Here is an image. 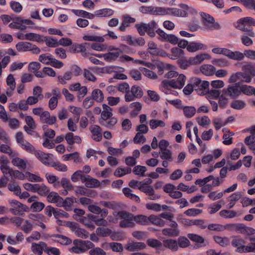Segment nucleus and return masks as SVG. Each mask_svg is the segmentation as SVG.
Returning <instances> with one entry per match:
<instances>
[{
    "label": "nucleus",
    "instance_id": "obj_1",
    "mask_svg": "<svg viewBox=\"0 0 255 255\" xmlns=\"http://www.w3.org/2000/svg\"><path fill=\"white\" fill-rule=\"evenodd\" d=\"M183 51L181 49L176 48V62L178 63L180 68L182 69H186L191 65H196L200 64L206 59H209L210 56L206 53H202L187 59L185 58H180L179 57L183 54Z\"/></svg>",
    "mask_w": 255,
    "mask_h": 255
},
{
    "label": "nucleus",
    "instance_id": "obj_2",
    "mask_svg": "<svg viewBox=\"0 0 255 255\" xmlns=\"http://www.w3.org/2000/svg\"><path fill=\"white\" fill-rule=\"evenodd\" d=\"M8 202L11 206L9 211L13 215L23 216L25 215L24 212H28L29 211V208L27 206L17 200H9Z\"/></svg>",
    "mask_w": 255,
    "mask_h": 255
},
{
    "label": "nucleus",
    "instance_id": "obj_3",
    "mask_svg": "<svg viewBox=\"0 0 255 255\" xmlns=\"http://www.w3.org/2000/svg\"><path fill=\"white\" fill-rule=\"evenodd\" d=\"M119 217L122 219L120 222V226L122 228L133 227V214L125 211H119L118 213Z\"/></svg>",
    "mask_w": 255,
    "mask_h": 255
},
{
    "label": "nucleus",
    "instance_id": "obj_4",
    "mask_svg": "<svg viewBox=\"0 0 255 255\" xmlns=\"http://www.w3.org/2000/svg\"><path fill=\"white\" fill-rule=\"evenodd\" d=\"M194 90L199 95H204L209 91V82L196 78L193 80Z\"/></svg>",
    "mask_w": 255,
    "mask_h": 255
},
{
    "label": "nucleus",
    "instance_id": "obj_5",
    "mask_svg": "<svg viewBox=\"0 0 255 255\" xmlns=\"http://www.w3.org/2000/svg\"><path fill=\"white\" fill-rule=\"evenodd\" d=\"M201 16L203 19V24L206 29L210 30H217L221 28L220 24L218 23H215L214 18L209 14L202 12Z\"/></svg>",
    "mask_w": 255,
    "mask_h": 255
},
{
    "label": "nucleus",
    "instance_id": "obj_6",
    "mask_svg": "<svg viewBox=\"0 0 255 255\" xmlns=\"http://www.w3.org/2000/svg\"><path fill=\"white\" fill-rule=\"evenodd\" d=\"M143 92L141 88L136 85H133L131 87L129 93L125 94V99L127 102L134 101L136 99H139L143 96Z\"/></svg>",
    "mask_w": 255,
    "mask_h": 255
},
{
    "label": "nucleus",
    "instance_id": "obj_7",
    "mask_svg": "<svg viewBox=\"0 0 255 255\" xmlns=\"http://www.w3.org/2000/svg\"><path fill=\"white\" fill-rule=\"evenodd\" d=\"M175 10L173 8H165L159 6H150V14L154 15H165L174 14Z\"/></svg>",
    "mask_w": 255,
    "mask_h": 255
},
{
    "label": "nucleus",
    "instance_id": "obj_8",
    "mask_svg": "<svg viewBox=\"0 0 255 255\" xmlns=\"http://www.w3.org/2000/svg\"><path fill=\"white\" fill-rule=\"evenodd\" d=\"M34 155L43 164L50 166L51 164L50 156H53L52 154L46 153L41 150H37Z\"/></svg>",
    "mask_w": 255,
    "mask_h": 255
},
{
    "label": "nucleus",
    "instance_id": "obj_9",
    "mask_svg": "<svg viewBox=\"0 0 255 255\" xmlns=\"http://www.w3.org/2000/svg\"><path fill=\"white\" fill-rule=\"evenodd\" d=\"M223 94L230 97H237L241 94V88H240L237 84L230 85L227 89L223 90Z\"/></svg>",
    "mask_w": 255,
    "mask_h": 255
},
{
    "label": "nucleus",
    "instance_id": "obj_10",
    "mask_svg": "<svg viewBox=\"0 0 255 255\" xmlns=\"http://www.w3.org/2000/svg\"><path fill=\"white\" fill-rule=\"evenodd\" d=\"M73 244L77 246L79 248L83 249V253L92 248L95 245L89 241H83L76 239L73 241Z\"/></svg>",
    "mask_w": 255,
    "mask_h": 255
},
{
    "label": "nucleus",
    "instance_id": "obj_11",
    "mask_svg": "<svg viewBox=\"0 0 255 255\" xmlns=\"http://www.w3.org/2000/svg\"><path fill=\"white\" fill-rule=\"evenodd\" d=\"M146 245L142 242H128L125 246V249L129 252H135L145 248Z\"/></svg>",
    "mask_w": 255,
    "mask_h": 255
},
{
    "label": "nucleus",
    "instance_id": "obj_12",
    "mask_svg": "<svg viewBox=\"0 0 255 255\" xmlns=\"http://www.w3.org/2000/svg\"><path fill=\"white\" fill-rule=\"evenodd\" d=\"M40 119L42 123L52 125L55 123L56 118L54 116L50 117V113L47 111L42 112L40 116Z\"/></svg>",
    "mask_w": 255,
    "mask_h": 255
},
{
    "label": "nucleus",
    "instance_id": "obj_13",
    "mask_svg": "<svg viewBox=\"0 0 255 255\" xmlns=\"http://www.w3.org/2000/svg\"><path fill=\"white\" fill-rule=\"evenodd\" d=\"M242 69L244 71V72H242V73L245 74L246 76L250 78V83L252 78L255 76V68L251 63H248L244 64Z\"/></svg>",
    "mask_w": 255,
    "mask_h": 255
},
{
    "label": "nucleus",
    "instance_id": "obj_14",
    "mask_svg": "<svg viewBox=\"0 0 255 255\" xmlns=\"http://www.w3.org/2000/svg\"><path fill=\"white\" fill-rule=\"evenodd\" d=\"M89 129L93 135V138L96 141H100L102 138V129L97 125H92L90 127Z\"/></svg>",
    "mask_w": 255,
    "mask_h": 255
},
{
    "label": "nucleus",
    "instance_id": "obj_15",
    "mask_svg": "<svg viewBox=\"0 0 255 255\" xmlns=\"http://www.w3.org/2000/svg\"><path fill=\"white\" fill-rule=\"evenodd\" d=\"M58 207H63L67 211L71 210L72 205L76 202V199L74 197H67L65 200L62 198V201H59Z\"/></svg>",
    "mask_w": 255,
    "mask_h": 255
},
{
    "label": "nucleus",
    "instance_id": "obj_16",
    "mask_svg": "<svg viewBox=\"0 0 255 255\" xmlns=\"http://www.w3.org/2000/svg\"><path fill=\"white\" fill-rule=\"evenodd\" d=\"M237 28L243 31L246 32L247 33V35L250 37H253L255 36V33L253 31V28L252 26H250V25L245 23L243 21H240V19L238 21V25L237 26Z\"/></svg>",
    "mask_w": 255,
    "mask_h": 255
},
{
    "label": "nucleus",
    "instance_id": "obj_17",
    "mask_svg": "<svg viewBox=\"0 0 255 255\" xmlns=\"http://www.w3.org/2000/svg\"><path fill=\"white\" fill-rule=\"evenodd\" d=\"M47 244L43 242H40L38 244L33 243L31 245V251L34 254L42 255L43 251L45 252Z\"/></svg>",
    "mask_w": 255,
    "mask_h": 255
},
{
    "label": "nucleus",
    "instance_id": "obj_18",
    "mask_svg": "<svg viewBox=\"0 0 255 255\" xmlns=\"http://www.w3.org/2000/svg\"><path fill=\"white\" fill-rule=\"evenodd\" d=\"M238 79L243 82L250 83V78L246 76L245 74H242V72H237L235 74L232 75L229 78V81L230 83H235Z\"/></svg>",
    "mask_w": 255,
    "mask_h": 255
},
{
    "label": "nucleus",
    "instance_id": "obj_19",
    "mask_svg": "<svg viewBox=\"0 0 255 255\" xmlns=\"http://www.w3.org/2000/svg\"><path fill=\"white\" fill-rule=\"evenodd\" d=\"M67 143L69 145H73L74 143H80L81 142V138L78 135H74L72 132H68L64 136Z\"/></svg>",
    "mask_w": 255,
    "mask_h": 255
},
{
    "label": "nucleus",
    "instance_id": "obj_20",
    "mask_svg": "<svg viewBox=\"0 0 255 255\" xmlns=\"http://www.w3.org/2000/svg\"><path fill=\"white\" fill-rule=\"evenodd\" d=\"M200 71L205 75L211 76L214 74L216 68L210 64H204L200 67Z\"/></svg>",
    "mask_w": 255,
    "mask_h": 255
},
{
    "label": "nucleus",
    "instance_id": "obj_21",
    "mask_svg": "<svg viewBox=\"0 0 255 255\" xmlns=\"http://www.w3.org/2000/svg\"><path fill=\"white\" fill-rule=\"evenodd\" d=\"M178 8H176V16L186 17L189 10V6L183 3L178 4Z\"/></svg>",
    "mask_w": 255,
    "mask_h": 255
},
{
    "label": "nucleus",
    "instance_id": "obj_22",
    "mask_svg": "<svg viewBox=\"0 0 255 255\" xmlns=\"http://www.w3.org/2000/svg\"><path fill=\"white\" fill-rule=\"evenodd\" d=\"M51 237L58 238V239L55 240V241L62 245H69L72 243V240L70 238L62 235L52 234Z\"/></svg>",
    "mask_w": 255,
    "mask_h": 255
},
{
    "label": "nucleus",
    "instance_id": "obj_23",
    "mask_svg": "<svg viewBox=\"0 0 255 255\" xmlns=\"http://www.w3.org/2000/svg\"><path fill=\"white\" fill-rule=\"evenodd\" d=\"M206 49V46L200 42H190L187 47V50L190 52H194L199 50Z\"/></svg>",
    "mask_w": 255,
    "mask_h": 255
},
{
    "label": "nucleus",
    "instance_id": "obj_24",
    "mask_svg": "<svg viewBox=\"0 0 255 255\" xmlns=\"http://www.w3.org/2000/svg\"><path fill=\"white\" fill-rule=\"evenodd\" d=\"M236 251L239 253H255V243H251L247 246L244 245L243 246L237 249Z\"/></svg>",
    "mask_w": 255,
    "mask_h": 255
},
{
    "label": "nucleus",
    "instance_id": "obj_25",
    "mask_svg": "<svg viewBox=\"0 0 255 255\" xmlns=\"http://www.w3.org/2000/svg\"><path fill=\"white\" fill-rule=\"evenodd\" d=\"M135 21V19L134 18L129 16H124L122 24L119 27V30L121 31H125L126 28L129 26V23H134Z\"/></svg>",
    "mask_w": 255,
    "mask_h": 255
},
{
    "label": "nucleus",
    "instance_id": "obj_26",
    "mask_svg": "<svg viewBox=\"0 0 255 255\" xmlns=\"http://www.w3.org/2000/svg\"><path fill=\"white\" fill-rule=\"evenodd\" d=\"M162 85L163 86V88L164 89L165 93L167 94H170V88H175V80H163L162 82Z\"/></svg>",
    "mask_w": 255,
    "mask_h": 255
},
{
    "label": "nucleus",
    "instance_id": "obj_27",
    "mask_svg": "<svg viewBox=\"0 0 255 255\" xmlns=\"http://www.w3.org/2000/svg\"><path fill=\"white\" fill-rule=\"evenodd\" d=\"M42 42L45 41L46 45L49 47H56L58 45L57 39L52 36H42Z\"/></svg>",
    "mask_w": 255,
    "mask_h": 255
},
{
    "label": "nucleus",
    "instance_id": "obj_28",
    "mask_svg": "<svg viewBox=\"0 0 255 255\" xmlns=\"http://www.w3.org/2000/svg\"><path fill=\"white\" fill-rule=\"evenodd\" d=\"M0 152L8 154L11 157H15L17 156V152L15 151H12L7 143L0 144Z\"/></svg>",
    "mask_w": 255,
    "mask_h": 255
},
{
    "label": "nucleus",
    "instance_id": "obj_29",
    "mask_svg": "<svg viewBox=\"0 0 255 255\" xmlns=\"http://www.w3.org/2000/svg\"><path fill=\"white\" fill-rule=\"evenodd\" d=\"M12 157L11 163L14 166L21 169H25L26 168V162L24 160L16 156Z\"/></svg>",
    "mask_w": 255,
    "mask_h": 255
},
{
    "label": "nucleus",
    "instance_id": "obj_30",
    "mask_svg": "<svg viewBox=\"0 0 255 255\" xmlns=\"http://www.w3.org/2000/svg\"><path fill=\"white\" fill-rule=\"evenodd\" d=\"M47 200L51 203H55L58 206L59 201H62V197L55 192H50L47 196Z\"/></svg>",
    "mask_w": 255,
    "mask_h": 255
},
{
    "label": "nucleus",
    "instance_id": "obj_31",
    "mask_svg": "<svg viewBox=\"0 0 255 255\" xmlns=\"http://www.w3.org/2000/svg\"><path fill=\"white\" fill-rule=\"evenodd\" d=\"M96 15L98 17L110 16L114 14V11L110 8H103L95 11Z\"/></svg>",
    "mask_w": 255,
    "mask_h": 255
},
{
    "label": "nucleus",
    "instance_id": "obj_32",
    "mask_svg": "<svg viewBox=\"0 0 255 255\" xmlns=\"http://www.w3.org/2000/svg\"><path fill=\"white\" fill-rule=\"evenodd\" d=\"M122 53V51L120 52H109L103 55V58L108 62L117 59L120 54Z\"/></svg>",
    "mask_w": 255,
    "mask_h": 255
},
{
    "label": "nucleus",
    "instance_id": "obj_33",
    "mask_svg": "<svg viewBox=\"0 0 255 255\" xmlns=\"http://www.w3.org/2000/svg\"><path fill=\"white\" fill-rule=\"evenodd\" d=\"M183 111L184 116L187 118H191L196 113V109L192 106H184L183 107Z\"/></svg>",
    "mask_w": 255,
    "mask_h": 255
},
{
    "label": "nucleus",
    "instance_id": "obj_34",
    "mask_svg": "<svg viewBox=\"0 0 255 255\" xmlns=\"http://www.w3.org/2000/svg\"><path fill=\"white\" fill-rule=\"evenodd\" d=\"M44 207L45 205L43 203L36 201L33 202L29 208V211L31 210L33 212H38L41 211Z\"/></svg>",
    "mask_w": 255,
    "mask_h": 255
},
{
    "label": "nucleus",
    "instance_id": "obj_35",
    "mask_svg": "<svg viewBox=\"0 0 255 255\" xmlns=\"http://www.w3.org/2000/svg\"><path fill=\"white\" fill-rule=\"evenodd\" d=\"M31 45V43L28 42H19L16 45L15 47L16 50L18 51H27L30 48V46Z\"/></svg>",
    "mask_w": 255,
    "mask_h": 255
},
{
    "label": "nucleus",
    "instance_id": "obj_36",
    "mask_svg": "<svg viewBox=\"0 0 255 255\" xmlns=\"http://www.w3.org/2000/svg\"><path fill=\"white\" fill-rule=\"evenodd\" d=\"M96 232L97 236L102 237H105L110 235L112 233V231L108 228L98 227L97 228Z\"/></svg>",
    "mask_w": 255,
    "mask_h": 255
},
{
    "label": "nucleus",
    "instance_id": "obj_37",
    "mask_svg": "<svg viewBox=\"0 0 255 255\" xmlns=\"http://www.w3.org/2000/svg\"><path fill=\"white\" fill-rule=\"evenodd\" d=\"M133 220L136 223L141 225H147L149 223L148 217L143 215H138L137 216H134L133 215Z\"/></svg>",
    "mask_w": 255,
    "mask_h": 255
},
{
    "label": "nucleus",
    "instance_id": "obj_38",
    "mask_svg": "<svg viewBox=\"0 0 255 255\" xmlns=\"http://www.w3.org/2000/svg\"><path fill=\"white\" fill-rule=\"evenodd\" d=\"M25 37L26 40L32 41H37L38 42H42V36L40 34H36L34 33H27L25 34Z\"/></svg>",
    "mask_w": 255,
    "mask_h": 255
},
{
    "label": "nucleus",
    "instance_id": "obj_39",
    "mask_svg": "<svg viewBox=\"0 0 255 255\" xmlns=\"http://www.w3.org/2000/svg\"><path fill=\"white\" fill-rule=\"evenodd\" d=\"M85 185L86 187L90 188H98L101 186L100 181L97 179L92 178L91 176H90L89 179Z\"/></svg>",
    "mask_w": 255,
    "mask_h": 255
},
{
    "label": "nucleus",
    "instance_id": "obj_40",
    "mask_svg": "<svg viewBox=\"0 0 255 255\" xmlns=\"http://www.w3.org/2000/svg\"><path fill=\"white\" fill-rule=\"evenodd\" d=\"M147 245L153 248L161 249L163 247L162 243L156 239H149L146 241Z\"/></svg>",
    "mask_w": 255,
    "mask_h": 255
},
{
    "label": "nucleus",
    "instance_id": "obj_41",
    "mask_svg": "<svg viewBox=\"0 0 255 255\" xmlns=\"http://www.w3.org/2000/svg\"><path fill=\"white\" fill-rule=\"evenodd\" d=\"M92 97L93 100L101 102L104 99V95L101 90L98 89H95L92 93Z\"/></svg>",
    "mask_w": 255,
    "mask_h": 255
},
{
    "label": "nucleus",
    "instance_id": "obj_42",
    "mask_svg": "<svg viewBox=\"0 0 255 255\" xmlns=\"http://www.w3.org/2000/svg\"><path fill=\"white\" fill-rule=\"evenodd\" d=\"M148 220L149 223L150 222L154 225L160 226H163L164 225V221L159 218V216L151 215L148 217Z\"/></svg>",
    "mask_w": 255,
    "mask_h": 255
},
{
    "label": "nucleus",
    "instance_id": "obj_43",
    "mask_svg": "<svg viewBox=\"0 0 255 255\" xmlns=\"http://www.w3.org/2000/svg\"><path fill=\"white\" fill-rule=\"evenodd\" d=\"M63 157H64V160L74 159L75 162H81L82 161L81 159L79 157V154L77 152L65 154L63 156Z\"/></svg>",
    "mask_w": 255,
    "mask_h": 255
},
{
    "label": "nucleus",
    "instance_id": "obj_44",
    "mask_svg": "<svg viewBox=\"0 0 255 255\" xmlns=\"http://www.w3.org/2000/svg\"><path fill=\"white\" fill-rule=\"evenodd\" d=\"M147 171V168L145 166L141 165L135 166L133 168L132 171L133 173L137 175H140L141 177L145 176V172Z\"/></svg>",
    "mask_w": 255,
    "mask_h": 255
},
{
    "label": "nucleus",
    "instance_id": "obj_45",
    "mask_svg": "<svg viewBox=\"0 0 255 255\" xmlns=\"http://www.w3.org/2000/svg\"><path fill=\"white\" fill-rule=\"evenodd\" d=\"M20 146L23 150L31 154H35L36 151H37L34 146L27 141H26L24 142V143H23Z\"/></svg>",
    "mask_w": 255,
    "mask_h": 255
},
{
    "label": "nucleus",
    "instance_id": "obj_46",
    "mask_svg": "<svg viewBox=\"0 0 255 255\" xmlns=\"http://www.w3.org/2000/svg\"><path fill=\"white\" fill-rule=\"evenodd\" d=\"M219 214L220 216L225 218H233L237 216V213L234 210H222Z\"/></svg>",
    "mask_w": 255,
    "mask_h": 255
},
{
    "label": "nucleus",
    "instance_id": "obj_47",
    "mask_svg": "<svg viewBox=\"0 0 255 255\" xmlns=\"http://www.w3.org/2000/svg\"><path fill=\"white\" fill-rule=\"evenodd\" d=\"M135 27L136 28L140 36H143L145 35V32L147 31V27L146 23L144 22H141L140 23H136L135 24Z\"/></svg>",
    "mask_w": 255,
    "mask_h": 255
},
{
    "label": "nucleus",
    "instance_id": "obj_48",
    "mask_svg": "<svg viewBox=\"0 0 255 255\" xmlns=\"http://www.w3.org/2000/svg\"><path fill=\"white\" fill-rule=\"evenodd\" d=\"M176 88L181 89L185 85L186 78L185 76L182 74H178L176 72Z\"/></svg>",
    "mask_w": 255,
    "mask_h": 255
},
{
    "label": "nucleus",
    "instance_id": "obj_49",
    "mask_svg": "<svg viewBox=\"0 0 255 255\" xmlns=\"http://www.w3.org/2000/svg\"><path fill=\"white\" fill-rule=\"evenodd\" d=\"M108 121H100V124L102 126H105L108 128H112L115 126L117 123V119L115 117H111L109 119Z\"/></svg>",
    "mask_w": 255,
    "mask_h": 255
},
{
    "label": "nucleus",
    "instance_id": "obj_50",
    "mask_svg": "<svg viewBox=\"0 0 255 255\" xmlns=\"http://www.w3.org/2000/svg\"><path fill=\"white\" fill-rule=\"evenodd\" d=\"M214 239L216 243L223 247L227 246L230 244V240L227 237L222 238L219 236H214Z\"/></svg>",
    "mask_w": 255,
    "mask_h": 255
},
{
    "label": "nucleus",
    "instance_id": "obj_51",
    "mask_svg": "<svg viewBox=\"0 0 255 255\" xmlns=\"http://www.w3.org/2000/svg\"><path fill=\"white\" fill-rule=\"evenodd\" d=\"M53 56L50 54H43L39 56V60L43 64L50 65Z\"/></svg>",
    "mask_w": 255,
    "mask_h": 255
},
{
    "label": "nucleus",
    "instance_id": "obj_52",
    "mask_svg": "<svg viewBox=\"0 0 255 255\" xmlns=\"http://www.w3.org/2000/svg\"><path fill=\"white\" fill-rule=\"evenodd\" d=\"M138 189L147 195H152L153 193V188L151 186L144 185L143 182L142 184L138 186Z\"/></svg>",
    "mask_w": 255,
    "mask_h": 255
},
{
    "label": "nucleus",
    "instance_id": "obj_53",
    "mask_svg": "<svg viewBox=\"0 0 255 255\" xmlns=\"http://www.w3.org/2000/svg\"><path fill=\"white\" fill-rule=\"evenodd\" d=\"M245 244V240L239 237H234L231 242L232 245L233 247L237 248V249H238L239 248L243 246V245Z\"/></svg>",
    "mask_w": 255,
    "mask_h": 255
},
{
    "label": "nucleus",
    "instance_id": "obj_54",
    "mask_svg": "<svg viewBox=\"0 0 255 255\" xmlns=\"http://www.w3.org/2000/svg\"><path fill=\"white\" fill-rule=\"evenodd\" d=\"M174 186L171 184H167L163 187L164 191L169 193V195L173 198H175V191H174Z\"/></svg>",
    "mask_w": 255,
    "mask_h": 255
},
{
    "label": "nucleus",
    "instance_id": "obj_55",
    "mask_svg": "<svg viewBox=\"0 0 255 255\" xmlns=\"http://www.w3.org/2000/svg\"><path fill=\"white\" fill-rule=\"evenodd\" d=\"M10 7L16 13H19L22 9V5L19 2L13 0L10 2Z\"/></svg>",
    "mask_w": 255,
    "mask_h": 255
},
{
    "label": "nucleus",
    "instance_id": "obj_56",
    "mask_svg": "<svg viewBox=\"0 0 255 255\" xmlns=\"http://www.w3.org/2000/svg\"><path fill=\"white\" fill-rule=\"evenodd\" d=\"M113 252H121L123 251V247L121 243L117 242H112L108 245Z\"/></svg>",
    "mask_w": 255,
    "mask_h": 255
},
{
    "label": "nucleus",
    "instance_id": "obj_57",
    "mask_svg": "<svg viewBox=\"0 0 255 255\" xmlns=\"http://www.w3.org/2000/svg\"><path fill=\"white\" fill-rule=\"evenodd\" d=\"M90 255H106V253L99 247H93L89 252Z\"/></svg>",
    "mask_w": 255,
    "mask_h": 255
},
{
    "label": "nucleus",
    "instance_id": "obj_58",
    "mask_svg": "<svg viewBox=\"0 0 255 255\" xmlns=\"http://www.w3.org/2000/svg\"><path fill=\"white\" fill-rule=\"evenodd\" d=\"M49 166L53 167L56 170L62 172H65L67 170V167L66 165L63 164H61L60 162H52L51 163Z\"/></svg>",
    "mask_w": 255,
    "mask_h": 255
},
{
    "label": "nucleus",
    "instance_id": "obj_59",
    "mask_svg": "<svg viewBox=\"0 0 255 255\" xmlns=\"http://www.w3.org/2000/svg\"><path fill=\"white\" fill-rule=\"evenodd\" d=\"M212 63L213 64L221 67L228 66L229 64V62L224 59H214L212 61Z\"/></svg>",
    "mask_w": 255,
    "mask_h": 255
},
{
    "label": "nucleus",
    "instance_id": "obj_60",
    "mask_svg": "<svg viewBox=\"0 0 255 255\" xmlns=\"http://www.w3.org/2000/svg\"><path fill=\"white\" fill-rule=\"evenodd\" d=\"M149 126L151 129H155L158 127H163L165 123L161 120H151L149 121Z\"/></svg>",
    "mask_w": 255,
    "mask_h": 255
},
{
    "label": "nucleus",
    "instance_id": "obj_61",
    "mask_svg": "<svg viewBox=\"0 0 255 255\" xmlns=\"http://www.w3.org/2000/svg\"><path fill=\"white\" fill-rule=\"evenodd\" d=\"M140 70L142 71L144 76L152 79H155L157 78L156 73L146 68H141Z\"/></svg>",
    "mask_w": 255,
    "mask_h": 255
},
{
    "label": "nucleus",
    "instance_id": "obj_62",
    "mask_svg": "<svg viewBox=\"0 0 255 255\" xmlns=\"http://www.w3.org/2000/svg\"><path fill=\"white\" fill-rule=\"evenodd\" d=\"M188 237L192 241L198 243H203L204 242V239L197 234H188Z\"/></svg>",
    "mask_w": 255,
    "mask_h": 255
},
{
    "label": "nucleus",
    "instance_id": "obj_63",
    "mask_svg": "<svg viewBox=\"0 0 255 255\" xmlns=\"http://www.w3.org/2000/svg\"><path fill=\"white\" fill-rule=\"evenodd\" d=\"M41 68V65L37 62H30L28 67V71L31 73L37 71Z\"/></svg>",
    "mask_w": 255,
    "mask_h": 255
},
{
    "label": "nucleus",
    "instance_id": "obj_64",
    "mask_svg": "<svg viewBox=\"0 0 255 255\" xmlns=\"http://www.w3.org/2000/svg\"><path fill=\"white\" fill-rule=\"evenodd\" d=\"M45 253L48 255H60L59 250L54 247H48L46 246L45 250Z\"/></svg>",
    "mask_w": 255,
    "mask_h": 255
}]
</instances>
